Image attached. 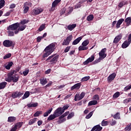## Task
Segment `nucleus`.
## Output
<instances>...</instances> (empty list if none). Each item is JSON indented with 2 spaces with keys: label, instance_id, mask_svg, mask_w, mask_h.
Listing matches in <instances>:
<instances>
[{
  "label": "nucleus",
  "instance_id": "obj_1",
  "mask_svg": "<svg viewBox=\"0 0 131 131\" xmlns=\"http://www.w3.org/2000/svg\"><path fill=\"white\" fill-rule=\"evenodd\" d=\"M57 46V43L53 42L47 46L43 50V54L42 55V60H45V58H47L55 51Z\"/></svg>",
  "mask_w": 131,
  "mask_h": 131
},
{
  "label": "nucleus",
  "instance_id": "obj_2",
  "mask_svg": "<svg viewBox=\"0 0 131 131\" xmlns=\"http://www.w3.org/2000/svg\"><path fill=\"white\" fill-rule=\"evenodd\" d=\"M15 72H16V71L11 70L7 74V78L5 79L6 81H7V82H11V81H13V82H17L18 80H19L20 76H16V75H14Z\"/></svg>",
  "mask_w": 131,
  "mask_h": 131
},
{
  "label": "nucleus",
  "instance_id": "obj_3",
  "mask_svg": "<svg viewBox=\"0 0 131 131\" xmlns=\"http://www.w3.org/2000/svg\"><path fill=\"white\" fill-rule=\"evenodd\" d=\"M58 59H59V55H56V54H54L48 57L46 61L48 63L50 62L51 64H57Z\"/></svg>",
  "mask_w": 131,
  "mask_h": 131
},
{
  "label": "nucleus",
  "instance_id": "obj_4",
  "mask_svg": "<svg viewBox=\"0 0 131 131\" xmlns=\"http://www.w3.org/2000/svg\"><path fill=\"white\" fill-rule=\"evenodd\" d=\"M19 27H20V23H16L12 25H9V26L7 27V30L16 31V30H18V28H19Z\"/></svg>",
  "mask_w": 131,
  "mask_h": 131
},
{
  "label": "nucleus",
  "instance_id": "obj_5",
  "mask_svg": "<svg viewBox=\"0 0 131 131\" xmlns=\"http://www.w3.org/2000/svg\"><path fill=\"white\" fill-rule=\"evenodd\" d=\"M69 113H70L69 112H66L58 118V119H59V120L57 121V123H58V124L63 123V122H64V121H66V118H64V117H66L67 115H69Z\"/></svg>",
  "mask_w": 131,
  "mask_h": 131
},
{
  "label": "nucleus",
  "instance_id": "obj_6",
  "mask_svg": "<svg viewBox=\"0 0 131 131\" xmlns=\"http://www.w3.org/2000/svg\"><path fill=\"white\" fill-rule=\"evenodd\" d=\"M73 39V36L72 34L70 35L67 37L66 39H64L62 43V46H69L70 41Z\"/></svg>",
  "mask_w": 131,
  "mask_h": 131
},
{
  "label": "nucleus",
  "instance_id": "obj_7",
  "mask_svg": "<svg viewBox=\"0 0 131 131\" xmlns=\"http://www.w3.org/2000/svg\"><path fill=\"white\" fill-rule=\"evenodd\" d=\"M3 45L6 48H10L11 47H14L15 46V43H14V42L10 40H4Z\"/></svg>",
  "mask_w": 131,
  "mask_h": 131
},
{
  "label": "nucleus",
  "instance_id": "obj_8",
  "mask_svg": "<svg viewBox=\"0 0 131 131\" xmlns=\"http://www.w3.org/2000/svg\"><path fill=\"white\" fill-rule=\"evenodd\" d=\"M24 94V93L23 92L16 91L12 94L11 97L13 98V99H17V98H20L22 97Z\"/></svg>",
  "mask_w": 131,
  "mask_h": 131
},
{
  "label": "nucleus",
  "instance_id": "obj_9",
  "mask_svg": "<svg viewBox=\"0 0 131 131\" xmlns=\"http://www.w3.org/2000/svg\"><path fill=\"white\" fill-rule=\"evenodd\" d=\"M63 113H64V111H62V107H59L54 111L53 114H54L56 117H60Z\"/></svg>",
  "mask_w": 131,
  "mask_h": 131
},
{
  "label": "nucleus",
  "instance_id": "obj_10",
  "mask_svg": "<svg viewBox=\"0 0 131 131\" xmlns=\"http://www.w3.org/2000/svg\"><path fill=\"white\" fill-rule=\"evenodd\" d=\"M105 52H106V48L102 49L99 53V58L101 60L105 59V58H106V56H107V55L105 54Z\"/></svg>",
  "mask_w": 131,
  "mask_h": 131
},
{
  "label": "nucleus",
  "instance_id": "obj_11",
  "mask_svg": "<svg viewBox=\"0 0 131 131\" xmlns=\"http://www.w3.org/2000/svg\"><path fill=\"white\" fill-rule=\"evenodd\" d=\"M43 12V10L41 8H35L33 10L32 14L34 16H35L36 15H38L40 14V13H42Z\"/></svg>",
  "mask_w": 131,
  "mask_h": 131
},
{
  "label": "nucleus",
  "instance_id": "obj_12",
  "mask_svg": "<svg viewBox=\"0 0 131 131\" xmlns=\"http://www.w3.org/2000/svg\"><path fill=\"white\" fill-rule=\"evenodd\" d=\"M95 60V55H92L91 57H89L86 60L83 62L84 65H88L89 63H92L93 61Z\"/></svg>",
  "mask_w": 131,
  "mask_h": 131
},
{
  "label": "nucleus",
  "instance_id": "obj_13",
  "mask_svg": "<svg viewBox=\"0 0 131 131\" xmlns=\"http://www.w3.org/2000/svg\"><path fill=\"white\" fill-rule=\"evenodd\" d=\"M122 38V34H120L118 35L114 39L113 42L114 43H118L120 40Z\"/></svg>",
  "mask_w": 131,
  "mask_h": 131
},
{
  "label": "nucleus",
  "instance_id": "obj_14",
  "mask_svg": "<svg viewBox=\"0 0 131 131\" xmlns=\"http://www.w3.org/2000/svg\"><path fill=\"white\" fill-rule=\"evenodd\" d=\"M115 77H116V74L115 73H113L110 75V76L107 77L108 82H111L113 80H114Z\"/></svg>",
  "mask_w": 131,
  "mask_h": 131
},
{
  "label": "nucleus",
  "instance_id": "obj_15",
  "mask_svg": "<svg viewBox=\"0 0 131 131\" xmlns=\"http://www.w3.org/2000/svg\"><path fill=\"white\" fill-rule=\"evenodd\" d=\"M103 129V127H101L100 124L94 126L91 131H101Z\"/></svg>",
  "mask_w": 131,
  "mask_h": 131
},
{
  "label": "nucleus",
  "instance_id": "obj_16",
  "mask_svg": "<svg viewBox=\"0 0 131 131\" xmlns=\"http://www.w3.org/2000/svg\"><path fill=\"white\" fill-rule=\"evenodd\" d=\"M81 86V83H77L71 87V91H73L74 90H79Z\"/></svg>",
  "mask_w": 131,
  "mask_h": 131
},
{
  "label": "nucleus",
  "instance_id": "obj_17",
  "mask_svg": "<svg viewBox=\"0 0 131 131\" xmlns=\"http://www.w3.org/2000/svg\"><path fill=\"white\" fill-rule=\"evenodd\" d=\"M60 3H61V0H55L52 3L51 10H53V11H54V8H56V7H57V6H58V5L60 4Z\"/></svg>",
  "mask_w": 131,
  "mask_h": 131
},
{
  "label": "nucleus",
  "instance_id": "obj_18",
  "mask_svg": "<svg viewBox=\"0 0 131 131\" xmlns=\"http://www.w3.org/2000/svg\"><path fill=\"white\" fill-rule=\"evenodd\" d=\"M26 28V25H24L20 27H19L17 30L14 31L15 34H18L19 33V31H23V30H25Z\"/></svg>",
  "mask_w": 131,
  "mask_h": 131
},
{
  "label": "nucleus",
  "instance_id": "obj_19",
  "mask_svg": "<svg viewBox=\"0 0 131 131\" xmlns=\"http://www.w3.org/2000/svg\"><path fill=\"white\" fill-rule=\"evenodd\" d=\"M28 108H35L38 106V103L37 102H31L27 105Z\"/></svg>",
  "mask_w": 131,
  "mask_h": 131
},
{
  "label": "nucleus",
  "instance_id": "obj_20",
  "mask_svg": "<svg viewBox=\"0 0 131 131\" xmlns=\"http://www.w3.org/2000/svg\"><path fill=\"white\" fill-rule=\"evenodd\" d=\"M130 42H129L128 40H125L124 41V42L122 44V49H126L129 45H130Z\"/></svg>",
  "mask_w": 131,
  "mask_h": 131
},
{
  "label": "nucleus",
  "instance_id": "obj_21",
  "mask_svg": "<svg viewBox=\"0 0 131 131\" xmlns=\"http://www.w3.org/2000/svg\"><path fill=\"white\" fill-rule=\"evenodd\" d=\"M124 21V19L123 18H121L119 19L116 24V27L117 29L120 28V25L122 24V23Z\"/></svg>",
  "mask_w": 131,
  "mask_h": 131
},
{
  "label": "nucleus",
  "instance_id": "obj_22",
  "mask_svg": "<svg viewBox=\"0 0 131 131\" xmlns=\"http://www.w3.org/2000/svg\"><path fill=\"white\" fill-rule=\"evenodd\" d=\"M13 64H14V63H13L12 61H10L8 62V64L7 66L5 64L4 66V67H5V68H6L7 70H10V69H11V67H12V66H13Z\"/></svg>",
  "mask_w": 131,
  "mask_h": 131
},
{
  "label": "nucleus",
  "instance_id": "obj_23",
  "mask_svg": "<svg viewBox=\"0 0 131 131\" xmlns=\"http://www.w3.org/2000/svg\"><path fill=\"white\" fill-rule=\"evenodd\" d=\"M28 3V2H26L24 4V14H27V12H28V11H29V7L28 6H27Z\"/></svg>",
  "mask_w": 131,
  "mask_h": 131
},
{
  "label": "nucleus",
  "instance_id": "obj_24",
  "mask_svg": "<svg viewBox=\"0 0 131 131\" xmlns=\"http://www.w3.org/2000/svg\"><path fill=\"white\" fill-rule=\"evenodd\" d=\"M81 39H82V37H79L76 39H75L72 42L73 46H76V45L79 43V42L80 41Z\"/></svg>",
  "mask_w": 131,
  "mask_h": 131
},
{
  "label": "nucleus",
  "instance_id": "obj_25",
  "mask_svg": "<svg viewBox=\"0 0 131 131\" xmlns=\"http://www.w3.org/2000/svg\"><path fill=\"white\" fill-rule=\"evenodd\" d=\"M76 27V24H73L72 25H69V26H67V28L70 31H72L74 28Z\"/></svg>",
  "mask_w": 131,
  "mask_h": 131
},
{
  "label": "nucleus",
  "instance_id": "obj_26",
  "mask_svg": "<svg viewBox=\"0 0 131 131\" xmlns=\"http://www.w3.org/2000/svg\"><path fill=\"white\" fill-rule=\"evenodd\" d=\"M40 83H41L42 85H46L47 83H48V80H47V78H40L39 79Z\"/></svg>",
  "mask_w": 131,
  "mask_h": 131
},
{
  "label": "nucleus",
  "instance_id": "obj_27",
  "mask_svg": "<svg viewBox=\"0 0 131 131\" xmlns=\"http://www.w3.org/2000/svg\"><path fill=\"white\" fill-rule=\"evenodd\" d=\"M22 125H23V122H18L14 125L17 129L21 128V127H22Z\"/></svg>",
  "mask_w": 131,
  "mask_h": 131
},
{
  "label": "nucleus",
  "instance_id": "obj_28",
  "mask_svg": "<svg viewBox=\"0 0 131 131\" xmlns=\"http://www.w3.org/2000/svg\"><path fill=\"white\" fill-rule=\"evenodd\" d=\"M8 84V83L7 82H2L0 83V90H3V89H5L6 88V86Z\"/></svg>",
  "mask_w": 131,
  "mask_h": 131
},
{
  "label": "nucleus",
  "instance_id": "obj_29",
  "mask_svg": "<svg viewBox=\"0 0 131 131\" xmlns=\"http://www.w3.org/2000/svg\"><path fill=\"white\" fill-rule=\"evenodd\" d=\"M55 118H57V117L55 115V114L50 115L49 117L48 118V120L51 121V120H54Z\"/></svg>",
  "mask_w": 131,
  "mask_h": 131
},
{
  "label": "nucleus",
  "instance_id": "obj_30",
  "mask_svg": "<svg viewBox=\"0 0 131 131\" xmlns=\"http://www.w3.org/2000/svg\"><path fill=\"white\" fill-rule=\"evenodd\" d=\"M98 104V101L97 100H92L90 101L88 103V106H94Z\"/></svg>",
  "mask_w": 131,
  "mask_h": 131
},
{
  "label": "nucleus",
  "instance_id": "obj_31",
  "mask_svg": "<svg viewBox=\"0 0 131 131\" xmlns=\"http://www.w3.org/2000/svg\"><path fill=\"white\" fill-rule=\"evenodd\" d=\"M17 118H16L15 117H9L8 119V122H14V121H16V120Z\"/></svg>",
  "mask_w": 131,
  "mask_h": 131
},
{
  "label": "nucleus",
  "instance_id": "obj_32",
  "mask_svg": "<svg viewBox=\"0 0 131 131\" xmlns=\"http://www.w3.org/2000/svg\"><path fill=\"white\" fill-rule=\"evenodd\" d=\"M29 96H30V92H29V91L26 92L22 97L23 100H24V99H27Z\"/></svg>",
  "mask_w": 131,
  "mask_h": 131
},
{
  "label": "nucleus",
  "instance_id": "obj_33",
  "mask_svg": "<svg viewBox=\"0 0 131 131\" xmlns=\"http://www.w3.org/2000/svg\"><path fill=\"white\" fill-rule=\"evenodd\" d=\"M52 111H53V108H51L47 112H45L43 114L44 117H48L49 114H51Z\"/></svg>",
  "mask_w": 131,
  "mask_h": 131
},
{
  "label": "nucleus",
  "instance_id": "obj_34",
  "mask_svg": "<svg viewBox=\"0 0 131 131\" xmlns=\"http://www.w3.org/2000/svg\"><path fill=\"white\" fill-rule=\"evenodd\" d=\"M125 23H126L127 26H129V25H130V23H131V17H127L125 19Z\"/></svg>",
  "mask_w": 131,
  "mask_h": 131
},
{
  "label": "nucleus",
  "instance_id": "obj_35",
  "mask_svg": "<svg viewBox=\"0 0 131 131\" xmlns=\"http://www.w3.org/2000/svg\"><path fill=\"white\" fill-rule=\"evenodd\" d=\"M89 49V47L86 46H83V45L80 46L78 48V51H86Z\"/></svg>",
  "mask_w": 131,
  "mask_h": 131
},
{
  "label": "nucleus",
  "instance_id": "obj_36",
  "mask_svg": "<svg viewBox=\"0 0 131 131\" xmlns=\"http://www.w3.org/2000/svg\"><path fill=\"white\" fill-rule=\"evenodd\" d=\"M40 114H42V111H38L34 114L33 116H34V117H37L39 116V115H40Z\"/></svg>",
  "mask_w": 131,
  "mask_h": 131
},
{
  "label": "nucleus",
  "instance_id": "obj_37",
  "mask_svg": "<svg viewBox=\"0 0 131 131\" xmlns=\"http://www.w3.org/2000/svg\"><path fill=\"white\" fill-rule=\"evenodd\" d=\"M36 119H37V118H35L33 119L30 120L28 123L29 125H32V124L35 123L36 122Z\"/></svg>",
  "mask_w": 131,
  "mask_h": 131
},
{
  "label": "nucleus",
  "instance_id": "obj_38",
  "mask_svg": "<svg viewBox=\"0 0 131 131\" xmlns=\"http://www.w3.org/2000/svg\"><path fill=\"white\" fill-rule=\"evenodd\" d=\"M114 119H120V113L118 112L113 116Z\"/></svg>",
  "mask_w": 131,
  "mask_h": 131
},
{
  "label": "nucleus",
  "instance_id": "obj_39",
  "mask_svg": "<svg viewBox=\"0 0 131 131\" xmlns=\"http://www.w3.org/2000/svg\"><path fill=\"white\" fill-rule=\"evenodd\" d=\"M80 100H81V98H80V95L79 94H76L75 95L74 101H80Z\"/></svg>",
  "mask_w": 131,
  "mask_h": 131
},
{
  "label": "nucleus",
  "instance_id": "obj_40",
  "mask_svg": "<svg viewBox=\"0 0 131 131\" xmlns=\"http://www.w3.org/2000/svg\"><path fill=\"white\" fill-rule=\"evenodd\" d=\"M46 29V24H42L38 29V31L40 32Z\"/></svg>",
  "mask_w": 131,
  "mask_h": 131
},
{
  "label": "nucleus",
  "instance_id": "obj_41",
  "mask_svg": "<svg viewBox=\"0 0 131 131\" xmlns=\"http://www.w3.org/2000/svg\"><path fill=\"white\" fill-rule=\"evenodd\" d=\"M6 1L5 0H0V9L5 7Z\"/></svg>",
  "mask_w": 131,
  "mask_h": 131
},
{
  "label": "nucleus",
  "instance_id": "obj_42",
  "mask_svg": "<svg viewBox=\"0 0 131 131\" xmlns=\"http://www.w3.org/2000/svg\"><path fill=\"white\" fill-rule=\"evenodd\" d=\"M87 21H92V20H94V15L91 14L89 15L86 18Z\"/></svg>",
  "mask_w": 131,
  "mask_h": 131
},
{
  "label": "nucleus",
  "instance_id": "obj_43",
  "mask_svg": "<svg viewBox=\"0 0 131 131\" xmlns=\"http://www.w3.org/2000/svg\"><path fill=\"white\" fill-rule=\"evenodd\" d=\"M108 123H109L108 121H105V120H103L101 122V125L102 126H107V125H108Z\"/></svg>",
  "mask_w": 131,
  "mask_h": 131
},
{
  "label": "nucleus",
  "instance_id": "obj_44",
  "mask_svg": "<svg viewBox=\"0 0 131 131\" xmlns=\"http://www.w3.org/2000/svg\"><path fill=\"white\" fill-rule=\"evenodd\" d=\"M89 43H90V41L89 40H85L82 42V46L83 47H86Z\"/></svg>",
  "mask_w": 131,
  "mask_h": 131
},
{
  "label": "nucleus",
  "instance_id": "obj_45",
  "mask_svg": "<svg viewBox=\"0 0 131 131\" xmlns=\"http://www.w3.org/2000/svg\"><path fill=\"white\" fill-rule=\"evenodd\" d=\"M29 23V20L28 19H24L20 21V24L22 25H25V24H27V23Z\"/></svg>",
  "mask_w": 131,
  "mask_h": 131
},
{
  "label": "nucleus",
  "instance_id": "obj_46",
  "mask_svg": "<svg viewBox=\"0 0 131 131\" xmlns=\"http://www.w3.org/2000/svg\"><path fill=\"white\" fill-rule=\"evenodd\" d=\"M124 130H131V123L126 126Z\"/></svg>",
  "mask_w": 131,
  "mask_h": 131
},
{
  "label": "nucleus",
  "instance_id": "obj_47",
  "mask_svg": "<svg viewBox=\"0 0 131 131\" xmlns=\"http://www.w3.org/2000/svg\"><path fill=\"white\" fill-rule=\"evenodd\" d=\"M73 116H74V112H71L70 114H69V115L67 117V119H71Z\"/></svg>",
  "mask_w": 131,
  "mask_h": 131
},
{
  "label": "nucleus",
  "instance_id": "obj_48",
  "mask_svg": "<svg viewBox=\"0 0 131 131\" xmlns=\"http://www.w3.org/2000/svg\"><path fill=\"white\" fill-rule=\"evenodd\" d=\"M94 113V112H90L86 117L85 118L86 119H90L92 116H93V114Z\"/></svg>",
  "mask_w": 131,
  "mask_h": 131
},
{
  "label": "nucleus",
  "instance_id": "obj_49",
  "mask_svg": "<svg viewBox=\"0 0 131 131\" xmlns=\"http://www.w3.org/2000/svg\"><path fill=\"white\" fill-rule=\"evenodd\" d=\"M119 96H120V93H119V92H117L114 94L113 98L114 99H116V98H118V97H119Z\"/></svg>",
  "mask_w": 131,
  "mask_h": 131
},
{
  "label": "nucleus",
  "instance_id": "obj_50",
  "mask_svg": "<svg viewBox=\"0 0 131 131\" xmlns=\"http://www.w3.org/2000/svg\"><path fill=\"white\" fill-rule=\"evenodd\" d=\"M11 56H12V54L11 53H8L4 56L3 59H4V60H6V59H9V58H11Z\"/></svg>",
  "mask_w": 131,
  "mask_h": 131
},
{
  "label": "nucleus",
  "instance_id": "obj_51",
  "mask_svg": "<svg viewBox=\"0 0 131 131\" xmlns=\"http://www.w3.org/2000/svg\"><path fill=\"white\" fill-rule=\"evenodd\" d=\"M81 4H82V2H79L78 3L76 4V5L75 6V9H78L81 7Z\"/></svg>",
  "mask_w": 131,
  "mask_h": 131
},
{
  "label": "nucleus",
  "instance_id": "obj_52",
  "mask_svg": "<svg viewBox=\"0 0 131 131\" xmlns=\"http://www.w3.org/2000/svg\"><path fill=\"white\" fill-rule=\"evenodd\" d=\"M69 108V105L68 104L67 105L63 106L62 107H61V111H64L65 112V110H67Z\"/></svg>",
  "mask_w": 131,
  "mask_h": 131
},
{
  "label": "nucleus",
  "instance_id": "obj_53",
  "mask_svg": "<svg viewBox=\"0 0 131 131\" xmlns=\"http://www.w3.org/2000/svg\"><path fill=\"white\" fill-rule=\"evenodd\" d=\"M13 12V10H10L9 11V12H6L4 16L5 17H8V16H10L11 15V13Z\"/></svg>",
  "mask_w": 131,
  "mask_h": 131
},
{
  "label": "nucleus",
  "instance_id": "obj_54",
  "mask_svg": "<svg viewBox=\"0 0 131 131\" xmlns=\"http://www.w3.org/2000/svg\"><path fill=\"white\" fill-rule=\"evenodd\" d=\"M99 99H100V97H99V95L96 94L93 96V99L95 100V101L99 100Z\"/></svg>",
  "mask_w": 131,
  "mask_h": 131
},
{
  "label": "nucleus",
  "instance_id": "obj_55",
  "mask_svg": "<svg viewBox=\"0 0 131 131\" xmlns=\"http://www.w3.org/2000/svg\"><path fill=\"white\" fill-rule=\"evenodd\" d=\"M90 79V76L84 77L82 78V81H88Z\"/></svg>",
  "mask_w": 131,
  "mask_h": 131
},
{
  "label": "nucleus",
  "instance_id": "obj_56",
  "mask_svg": "<svg viewBox=\"0 0 131 131\" xmlns=\"http://www.w3.org/2000/svg\"><path fill=\"white\" fill-rule=\"evenodd\" d=\"M130 89H131V85L126 86L124 88V90L125 92H127V91H128V90H130Z\"/></svg>",
  "mask_w": 131,
  "mask_h": 131
},
{
  "label": "nucleus",
  "instance_id": "obj_57",
  "mask_svg": "<svg viewBox=\"0 0 131 131\" xmlns=\"http://www.w3.org/2000/svg\"><path fill=\"white\" fill-rule=\"evenodd\" d=\"M8 36H14V32L11 31L10 30H9V31H8Z\"/></svg>",
  "mask_w": 131,
  "mask_h": 131
},
{
  "label": "nucleus",
  "instance_id": "obj_58",
  "mask_svg": "<svg viewBox=\"0 0 131 131\" xmlns=\"http://www.w3.org/2000/svg\"><path fill=\"white\" fill-rule=\"evenodd\" d=\"M70 49H71V46H68L64 49V52L65 53H68V52H69V50H70Z\"/></svg>",
  "mask_w": 131,
  "mask_h": 131
},
{
  "label": "nucleus",
  "instance_id": "obj_59",
  "mask_svg": "<svg viewBox=\"0 0 131 131\" xmlns=\"http://www.w3.org/2000/svg\"><path fill=\"white\" fill-rule=\"evenodd\" d=\"M85 96V93L84 92H82L81 94L80 95V98L81 100H82L83 98H84V96Z\"/></svg>",
  "mask_w": 131,
  "mask_h": 131
},
{
  "label": "nucleus",
  "instance_id": "obj_60",
  "mask_svg": "<svg viewBox=\"0 0 131 131\" xmlns=\"http://www.w3.org/2000/svg\"><path fill=\"white\" fill-rule=\"evenodd\" d=\"M28 73H29V70H26L23 72V74H24V76H26Z\"/></svg>",
  "mask_w": 131,
  "mask_h": 131
},
{
  "label": "nucleus",
  "instance_id": "obj_61",
  "mask_svg": "<svg viewBox=\"0 0 131 131\" xmlns=\"http://www.w3.org/2000/svg\"><path fill=\"white\" fill-rule=\"evenodd\" d=\"M101 60H102V59L101 58H99V59L95 60L93 62V64H97V63L101 62Z\"/></svg>",
  "mask_w": 131,
  "mask_h": 131
},
{
  "label": "nucleus",
  "instance_id": "obj_62",
  "mask_svg": "<svg viewBox=\"0 0 131 131\" xmlns=\"http://www.w3.org/2000/svg\"><path fill=\"white\" fill-rule=\"evenodd\" d=\"M116 123H117V122L116 120L113 119L112 122L111 123V125H112V126H113V125H115Z\"/></svg>",
  "mask_w": 131,
  "mask_h": 131
},
{
  "label": "nucleus",
  "instance_id": "obj_63",
  "mask_svg": "<svg viewBox=\"0 0 131 131\" xmlns=\"http://www.w3.org/2000/svg\"><path fill=\"white\" fill-rule=\"evenodd\" d=\"M42 37L41 36H38L37 37V42H40L41 39H42Z\"/></svg>",
  "mask_w": 131,
  "mask_h": 131
},
{
  "label": "nucleus",
  "instance_id": "obj_64",
  "mask_svg": "<svg viewBox=\"0 0 131 131\" xmlns=\"http://www.w3.org/2000/svg\"><path fill=\"white\" fill-rule=\"evenodd\" d=\"M17 127H16L15 125H14V127H12V128L11 129L10 131H16L17 130Z\"/></svg>",
  "mask_w": 131,
  "mask_h": 131
}]
</instances>
